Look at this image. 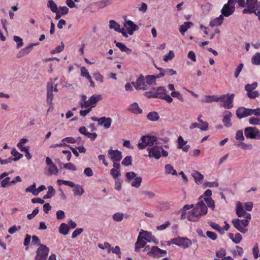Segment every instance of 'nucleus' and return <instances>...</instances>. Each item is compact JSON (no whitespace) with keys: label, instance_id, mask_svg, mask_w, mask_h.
Here are the masks:
<instances>
[{"label":"nucleus","instance_id":"nucleus-1","mask_svg":"<svg viewBox=\"0 0 260 260\" xmlns=\"http://www.w3.org/2000/svg\"><path fill=\"white\" fill-rule=\"evenodd\" d=\"M236 211L237 216L239 217L243 216L244 219H240L235 218L232 220V223L235 228L242 234H245L247 232L248 229L246 227L248 225L251 219V215L249 213L246 212L242 203L238 202L236 205Z\"/></svg>","mask_w":260,"mask_h":260},{"label":"nucleus","instance_id":"nucleus-2","mask_svg":"<svg viewBox=\"0 0 260 260\" xmlns=\"http://www.w3.org/2000/svg\"><path fill=\"white\" fill-rule=\"evenodd\" d=\"M149 249L147 255L153 258H159L167 254V251L162 250L156 246H152L150 248L149 246L145 247L144 250Z\"/></svg>","mask_w":260,"mask_h":260},{"label":"nucleus","instance_id":"nucleus-3","mask_svg":"<svg viewBox=\"0 0 260 260\" xmlns=\"http://www.w3.org/2000/svg\"><path fill=\"white\" fill-rule=\"evenodd\" d=\"M49 248L46 245L40 244L36 251V260H47L49 252Z\"/></svg>","mask_w":260,"mask_h":260},{"label":"nucleus","instance_id":"nucleus-4","mask_svg":"<svg viewBox=\"0 0 260 260\" xmlns=\"http://www.w3.org/2000/svg\"><path fill=\"white\" fill-rule=\"evenodd\" d=\"M244 134L247 139H260V131L256 127L249 126L245 128Z\"/></svg>","mask_w":260,"mask_h":260},{"label":"nucleus","instance_id":"nucleus-5","mask_svg":"<svg viewBox=\"0 0 260 260\" xmlns=\"http://www.w3.org/2000/svg\"><path fill=\"white\" fill-rule=\"evenodd\" d=\"M141 142L138 144V147L140 149L145 148L147 146H151L157 141V139L154 136H143L141 139Z\"/></svg>","mask_w":260,"mask_h":260},{"label":"nucleus","instance_id":"nucleus-6","mask_svg":"<svg viewBox=\"0 0 260 260\" xmlns=\"http://www.w3.org/2000/svg\"><path fill=\"white\" fill-rule=\"evenodd\" d=\"M132 84L137 90H146L149 88L147 84H146L145 77L142 75H141L138 77L136 82H132Z\"/></svg>","mask_w":260,"mask_h":260},{"label":"nucleus","instance_id":"nucleus-7","mask_svg":"<svg viewBox=\"0 0 260 260\" xmlns=\"http://www.w3.org/2000/svg\"><path fill=\"white\" fill-rule=\"evenodd\" d=\"M171 242L172 244L182 247L183 248H187L191 245V242L189 239L180 237L173 239Z\"/></svg>","mask_w":260,"mask_h":260},{"label":"nucleus","instance_id":"nucleus-8","mask_svg":"<svg viewBox=\"0 0 260 260\" xmlns=\"http://www.w3.org/2000/svg\"><path fill=\"white\" fill-rule=\"evenodd\" d=\"M226 98L224 100L220 101L222 103H220L219 105L221 107H223L225 109H230L233 107V101L235 94L232 93L231 94H225Z\"/></svg>","mask_w":260,"mask_h":260},{"label":"nucleus","instance_id":"nucleus-9","mask_svg":"<svg viewBox=\"0 0 260 260\" xmlns=\"http://www.w3.org/2000/svg\"><path fill=\"white\" fill-rule=\"evenodd\" d=\"M257 0H247L246 6L247 7L243 10V14H252L255 12V9L258 7L257 5Z\"/></svg>","mask_w":260,"mask_h":260},{"label":"nucleus","instance_id":"nucleus-10","mask_svg":"<svg viewBox=\"0 0 260 260\" xmlns=\"http://www.w3.org/2000/svg\"><path fill=\"white\" fill-rule=\"evenodd\" d=\"M252 115V109L240 107L236 110V115L238 118L241 119Z\"/></svg>","mask_w":260,"mask_h":260},{"label":"nucleus","instance_id":"nucleus-11","mask_svg":"<svg viewBox=\"0 0 260 260\" xmlns=\"http://www.w3.org/2000/svg\"><path fill=\"white\" fill-rule=\"evenodd\" d=\"M194 210H196L199 213V216H202L207 213L208 209L203 200L199 201L196 205Z\"/></svg>","mask_w":260,"mask_h":260},{"label":"nucleus","instance_id":"nucleus-12","mask_svg":"<svg viewBox=\"0 0 260 260\" xmlns=\"http://www.w3.org/2000/svg\"><path fill=\"white\" fill-rule=\"evenodd\" d=\"M108 154L113 161H119L122 157L121 152L117 149L108 150Z\"/></svg>","mask_w":260,"mask_h":260},{"label":"nucleus","instance_id":"nucleus-13","mask_svg":"<svg viewBox=\"0 0 260 260\" xmlns=\"http://www.w3.org/2000/svg\"><path fill=\"white\" fill-rule=\"evenodd\" d=\"M226 95L223 94L219 96L216 95H206L204 98L201 100L202 103H212L213 102H218L222 101L226 98Z\"/></svg>","mask_w":260,"mask_h":260},{"label":"nucleus","instance_id":"nucleus-14","mask_svg":"<svg viewBox=\"0 0 260 260\" xmlns=\"http://www.w3.org/2000/svg\"><path fill=\"white\" fill-rule=\"evenodd\" d=\"M147 150L149 152L148 156L150 157L159 159L161 156V147L155 146L148 148Z\"/></svg>","mask_w":260,"mask_h":260},{"label":"nucleus","instance_id":"nucleus-15","mask_svg":"<svg viewBox=\"0 0 260 260\" xmlns=\"http://www.w3.org/2000/svg\"><path fill=\"white\" fill-rule=\"evenodd\" d=\"M232 117V114L231 112L229 111H225L224 112L222 122L225 127H230L232 125V123L231 122Z\"/></svg>","mask_w":260,"mask_h":260},{"label":"nucleus","instance_id":"nucleus-16","mask_svg":"<svg viewBox=\"0 0 260 260\" xmlns=\"http://www.w3.org/2000/svg\"><path fill=\"white\" fill-rule=\"evenodd\" d=\"M39 43L31 44L29 45L28 46L25 47V48L22 49L20 50L19 52L17 54V58H20L25 55L28 54L32 50V48L35 46L38 45Z\"/></svg>","mask_w":260,"mask_h":260},{"label":"nucleus","instance_id":"nucleus-17","mask_svg":"<svg viewBox=\"0 0 260 260\" xmlns=\"http://www.w3.org/2000/svg\"><path fill=\"white\" fill-rule=\"evenodd\" d=\"M235 10V7H230L227 4H224L221 10V15L228 17L232 15Z\"/></svg>","mask_w":260,"mask_h":260},{"label":"nucleus","instance_id":"nucleus-18","mask_svg":"<svg viewBox=\"0 0 260 260\" xmlns=\"http://www.w3.org/2000/svg\"><path fill=\"white\" fill-rule=\"evenodd\" d=\"M125 26L127 27L126 29L127 31V33L129 35H133L134 32L138 30L139 28L138 25L135 24L132 21L129 20L125 21Z\"/></svg>","mask_w":260,"mask_h":260},{"label":"nucleus","instance_id":"nucleus-19","mask_svg":"<svg viewBox=\"0 0 260 260\" xmlns=\"http://www.w3.org/2000/svg\"><path fill=\"white\" fill-rule=\"evenodd\" d=\"M142 234V233L140 232L137 238V242L135 243V250L136 252L138 251L140 248L144 247L146 244V243L144 240V239L143 238L142 236H141Z\"/></svg>","mask_w":260,"mask_h":260},{"label":"nucleus","instance_id":"nucleus-20","mask_svg":"<svg viewBox=\"0 0 260 260\" xmlns=\"http://www.w3.org/2000/svg\"><path fill=\"white\" fill-rule=\"evenodd\" d=\"M199 213L196 210H193L191 211L188 212L187 215V219L188 220L196 222L198 221L200 216H199Z\"/></svg>","mask_w":260,"mask_h":260},{"label":"nucleus","instance_id":"nucleus-21","mask_svg":"<svg viewBox=\"0 0 260 260\" xmlns=\"http://www.w3.org/2000/svg\"><path fill=\"white\" fill-rule=\"evenodd\" d=\"M128 110L132 113L135 114H141L142 110L139 107L137 103L134 102L131 104L128 107Z\"/></svg>","mask_w":260,"mask_h":260},{"label":"nucleus","instance_id":"nucleus-22","mask_svg":"<svg viewBox=\"0 0 260 260\" xmlns=\"http://www.w3.org/2000/svg\"><path fill=\"white\" fill-rule=\"evenodd\" d=\"M112 120L110 117H102L100 118V125H103L105 128L110 127Z\"/></svg>","mask_w":260,"mask_h":260},{"label":"nucleus","instance_id":"nucleus-23","mask_svg":"<svg viewBox=\"0 0 260 260\" xmlns=\"http://www.w3.org/2000/svg\"><path fill=\"white\" fill-rule=\"evenodd\" d=\"M155 91V97L161 99L167 93V89L164 86L158 87L156 88H153Z\"/></svg>","mask_w":260,"mask_h":260},{"label":"nucleus","instance_id":"nucleus-24","mask_svg":"<svg viewBox=\"0 0 260 260\" xmlns=\"http://www.w3.org/2000/svg\"><path fill=\"white\" fill-rule=\"evenodd\" d=\"M81 108H88L94 107V105H91L90 103L89 102V100H87V97L85 95H81V101L80 103Z\"/></svg>","mask_w":260,"mask_h":260},{"label":"nucleus","instance_id":"nucleus-25","mask_svg":"<svg viewBox=\"0 0 260 260\" xmlns=\"http://www.w3.org/2000/svg\"><path fill=\"white\" fill-rule=\"evenodd\" d=\"M114 43L117 47H118L121 51L125 52L127 54H130L132 52V50L127 48L124 44L122 43H120L117 42L116 41H114Z\"/></svg>","mask_w":260,"mask_h":260},{"label":"nucleus","instance_id":"nucleus-26","mask_svg":"<svg viewBox=\"0 0 260 260\" xmlns=\"http://www.w3.org/2000/svg\"><path fill=\"white\" fill-rule=\"evenodd\" d=\"M73 187L74 188L73 189V191L75 196H81L84 193V190L81 185L74 183Z\"/></svg>","mask_w":260,"mask_h":260},{"label":"nucleus","instance_id":"nucleus-27","mask_svg":"<svg viewBox=\"0 0 260 260\" xmlns=\"http://www.w3.org/2000/svg\"><path fill=\"white\" fill-rule=\"evenodd\" d=\"M223 20V16L220 15L218 17L216 18L210 22V26L213 27L220 25L222 23Z\"/></svg>","mask_w":260,"mask_h":260},{"label":"nucleus","instance_id":"nucleus-28","mask_svg":"<svg viewBox=\"0 0 260 260\" xmlns=\"http://www.w3.org/2000/svg\"><path fill=\"white\" fill-rule=\"evenodd\" d=\"M192 176L197 184L201 183L204 178L203 175L201 174L197 171H193L192 173Z\"/></svg>","mask_w":260,"mask_h":260},{"label":"nucleus","instance_id":"nucleus-29","mask_svg":"<svg viewBox=\"0 0 260 260\" xmlns=\"http://www.w3.org/2000/svg\"><path fill=\"white\" fill-rule=\"evenodd\" d=\"M192 25H193V23L191 22H185L183 24L180 26L179 31L181 34L184 35V33L187 30V29L189 28Z\"/></svg>","mask_w":260,"mask_h":260},{"label":"nucleus","instance_id":"nucleus-30","mask_svg":"<svg viewBox=\"0 0 260 260\" xmlns=\"http://www.w3.org/2000/svg\"><path fill=\"white\" fill-rule=\"evenodd\" d=\"M70 230V227L65 223H62L60 224L59 228V233L66 235L68 234Z\"/></svg>","mask_w":260,"mask_h":260},{"label":"nucleus","instance_id":"nucleus-31","mask_svg":"<svg viewBox=\"0 0 260 260\" xmlns=\"http://www.w3.org/2000/svg\"><path fill=\"white\" fill-rule=\"evenodd\" d=\"M147 119L151 121H156L159 118V116L156 112H150L147 115Z\"/></svg>","mask_w":260,"mask_h":260},{"label":"nucleus","instance_id":"nucleus-32","mask_svg":"<svg viewBox=\"0 0 260 260\" xmlns=\"http://www.w3.org/2000/svg\"><path fill=\"white\" fill-rule=\"evenodd\" d=\"M102 100V96L100 94H93L89 99V102L91 105H95V104Z\"/></svg>","mask_w":260,"mask_h":260},{"label":"nucleus","instance_id":"nucleus-33","mask_svg":"<svg viewBox=\"0 0 260 260\" xmlns=\"http://www.w3.org/2000/svg\"><path fill=\"white\" fill-rule=\"evenodd\" d=\"M166 173L167 174H172L173 175H177V173L174 169L173 167L170 164H167L165 167Z\"/></svg>","mask_w":260,"mask_h":260},{"label":"nucleus","instance_id":"nucleus-34","mask_svg":"<svg viewBox=\"0 0 260 260\" xmlns=\"http://www.w3.org/2000/svg\"><path fill=\"white\" fill-rule=\"evenodd\" d=\"M209 224L213 229L216 230L220 234L222 235L224 234V230L217 223L210 222L209 223Z\"/></svg>","mask_w":260,"mask_h":260},{"label":"nucleus","instance_id":"nucleus-35","mask_svg":"<svg viewBox=\"0 0 260 260\" xmlns=\"http://www.w3.org/2000/svg\"><path fill=\"white\" fill-rule=\"evenodd\" d=\"M143 231V238L144 240H146L148 242H151L152 240H153L154 239V236L152 235L151 232H149L147 231Z\"/></svg>","mask_w":260,"mask_h":260},{"label":"nucleus","instance_id":"nucleus-36","mask_svg":"<svg viewBox=\"0 0 260 260\" xmlns=\"http://www.w3.org/2000/svg\"><path fill=\"white\" fill-rule=\"evenodd\" d=\"M204 201H205L207 206L211 208L212 210H214L215 208V202L214 200L211 198H204V199L202 200Z\"/></svg>","mask_w":260,"mask_h":260},{"label":"nucleus","instance_id":"nucleus-37","mask_svg":"<svg viewBox=\"0 0 260 260\" xmlns=\"http://www.w3.org/2000/svg\"><path fill=\"white\" fill-rule=\"evenodd\" d=\"M109 27L111 29H114L115 31L117 32L120 31V25L117 23L115 21L113 20H111L109 21Z\"/></svg>","mask_w":260,"mask_h":260},{"label":"nucleus","instance_id":"nucleus-38","mask_svg":"<svg viewBox=\"0 0 260 260\" xmlns=\"http://www.w3.org/2000/svg\"><path fill=\"white\" fill-rule=\"evenodd\" d=\"M257 85L258 83L256 82H254L251 84H247L245 86V90L247 91V93L254 91L257 87Z\"/></svg>","mask_w":260,"mask_h":260},{"label":"nucleus","instance_id":"nucleus-39","mask_svg":"<svg viewBox=\"0 0 260 260\" xmlns=\"http://www.w3.org/2000/svg\"><path fill=\"white\" fill-rule=\"evenodd\" d=\"M202 117V115L200 114L198 117V121L202 124L201 126L200 127V129L203 131H207L208 129V123L206 121H203L201 119V117Z\"/></svg>","mask_w":260,"mask_h":260},{"label":"nucleus","instance_id":"nucleus-40","mask_svg":"<svg viewBox=\"0 0 260 260\" xmlns=\"http://www.w3.org/2000/svg\"><path fill=\"white\" fill-rule=\"evenodd\" d=\"M48 190L47 192V194H45L43 197L44 199H50L55 194V190L52 186H48Z\"/></svg>","mask_w":260,"mask_h":260},{"label":"nucleus","instance_id":"nucleus-41","mask_svg":"<svg viewBox=\"0 0 260 260\" xmlns=\"http://www.w3.org/2000/svg\"><path fill=\"white\" fill-rule=\"evenodd\" d=\"M36 183L34 182L31 185L25 188V192H31L34 196H37V192L36 190Z\"/></svg>","mask_w":260,"mask_h":260},{"label":"nucleus","instance_id":"nucleus-42","mask_svg":"<svg viewBox=\"0 0 260 260\" xmlns=\"http://www.w3.org/2000/svg\"><path fill=\"white\" fill-rule=\"evenodd\" d=\"M11 154L14 156V157H12L13 161H17L23 157V154L20 153L15 149L12 150Z\"/></svg>","mask_w":260,"mask_h":260},{"label":"nucleus","instance_id":"nucleus-43","mask_svg":"<svg viewBox=\"0 0 260 260\" xmlns=\"http://www.w3.org/2000/svg\"><path fill=\"white\" fill-rule=\"evenodd\" d=\"M251 62L253 64L260 65V53L257 52L252 56Z\"/></svg>","mask_w":260,"mask_h":260},{"label":"nucleus","instance_id":"nucleus-44","mask_svg":"<svg viewBox=\"0 0 260 260\" xmlns=\"http://www.w3.org/2000/svg\"><path fill=\"white\" fill-rule=\"evenodd\" d=\"M47 6L50 9L52 12H56V11H58L57 5L52 0L48 1Z\"/></svg>","mask_w":260,"mask_h":260},{"label":"nucleus","instance_id":"nucleus-45","mask_svg":"<svg viewBox=\"0 0 260 260\" xmlns=\"http://www.w3.org/2000/svg\"><path fill=\"white\" fill-rule=\"evenodd\" d=\"M249 123L251 125H260V118L258 117H251L249 118Z\"/></svg>","mask_w":260,"mask_h":260},{"label":"nucleus","instance_id":"nucleus-46","mask_svg":"<svg viewBox=\"0 0 260 260\" xmlns=\"http://www.w3.org/2000/svg\"><path fill=\"white\" fill-rule=\"evenodd\" d=\"M146 84L149 87L150 85L152 84L153 83H155V79L154 75H147L145 77Z\"/></svg>","mask_w":260,"mask_h":260},{"label":"nucleus","instance_id":"nucleus-47","mask_svg":"<svg viewBox=\"0 0 260 260\" xmlns=\"http://www.w3.org/2000/svg\"><path fill=\"white\" fill-rule=\"evenodd\" d=\"M57 182L59 185H61L62 184H63L65 185H68L71 187H73V186H74V183L70 181L58 179Z\"/></svg>","mask_w":260,"mask_h":260},{"label":"nucleus","instance_id":"nucleus-48","mask_svg":"<svg viewBox=\"0 0 260 260\" xmlns=\"http://www.w3.org/2000/svg\"><path fill=\"white\" fill-rule=\"evenodd\" d=\"M142 179L140 177H135L132 182V185L136 188H138L141 185Z\"/></svg>","mask_w":260,"mask_h":260},{"label":"nucleus","instance_id":"nucleus-49","mask_svg":"<svg viewBox=\"0 0 260 260\" xmlns=\"http://www.w3.org/2000/svg\"><path fill=\"white\" fill-rule=\"evenodd\" d=\"M132 157L131 156H126L122 160L121 164L124 166H129L132 165Z\"/></svg>","mask_w":260,"mask_h":260},{"label":"nucleus","instance_id":"nucleus-50","mask_svg":"<svg viewBox=\"0 0 260 260\" xmlns=\"http://www.w3.org/2000/svg\"><path fill=\"white\" fill-rule=\"evenodd\" d=\"M64 47V45L63 42L61 43V44L60 45H58L54 49L52 50L51 51V53L52 54H55V53H58L61 52L62 51H63Z\"/></svg>","mask_w":260,"mask_h":260},{"label":"nucleus","instance_id":"nucleus-51","mask_svg":"<svg viewBox=\"0 0 260 260\" xmlns=\"http://www.w3.org/2000/svg\"><path fill=\"white\" fill-rule=\"evenodd\" d=\"M81 76L86 77L87 79H91V76L89 74L88 70L84 67L81 68Z\"/></svg>","mask_w":260,"mask_h":260},{"label":"nucleus","instance_id":"nucleus-52","mask_svg":"<svg viewBox=\"0 0 260 260\" xmlns=\"http://www.w3.org/2000/svg\"><path fill=\"white\" fill-rule=\"evenodd\" d=\"M112 0H104L99 2L98 3V5L100 8H104L105 7L112 4Z\"/></svg>","mask_w":260,"mask_h":260},{"label":"nucleus","instance_id":"nucleus-53","mask_svg":"<svg viewBox=\"0 0 260 260\" xmlns=\"http://www.w3.org/2000/svg\"><path fill=\"white\" fill-rule=\"evenodd\" d=\"M110 174L114 179H118V177L121 175L120 170L113 168L110 170Z\"/></svg>","mask_w":260,"mask_h":260},{"label":"nucleus","instance_id":"nucleus-54","mask_svg":"<svg viewBox=\"0 0 260 260\" xmlns=\"http://www.w3.org/2000/svg\"><path fill=\"white\" fill-rule=\"evenodd\" d=\"M48 172L51 174H57L58 173V170L57 167L54 164L49 166L48 168Z\"/></svg>","mask_w":260,"mask_h":260},{"label":"nucleus","instance_id":"nucleus-55","mask_svg":"<svg viewBox=\"0 0 260 260\" xmlns=\"http://www.w3.org/2000/svg\"><path fill=\"white\" fill-rule=\"evenodd\" d=\"M13 40L17 43V48H19L23 46V43L22 38L18 36H14Z\"/></svg>","mask_w":260,"mask_h":260},{"label":"nucleus","instance_id":"nucleus-56","mask_svg":"<svg viewBox=\"0 0 260 260\" xmlns=\"http://www.w3.org/2000/svg\"><path fill=\"white\" fill-rule=\"evenodd\" d=\"M178 148L180 149L181 148H183V146H185L186 144L187 143V141H184L182 137L180 136L178 138Z\"/></svg>","mask_w":260,"mask_h":260},{"label":"nucleus","instance_id":"nucleus-57","mask_svg":"<svg viewBox=\"0 0 260 260\" xmlns=\"http://www.w3.org/2000/svg\"><path fill=\"white\" fill-rule=\"evenodd\" d=\"M123 218V214L122 213H116L113 215V219L116 221H121Z\"/></svg>","mask_w":260,"mask_h":260},{"label":"nucleus","instance_id":"nucleus-58","mask_svg":"<svg viewBox=\"0 0 260 260\" xmlns=\"http://www.w3.org/2000/svg\"><path fill=\"white\" fill-rule=\"evenodd\" d=\"M98 247L102 249H107L108 253H110L111 251V245L108 242H105L104 245L99 244Z\"/></svg>","mask_w":260,"mask_h":260},{"label":"nucleus","instance_id":"nucleus-59","mask_svg":"<svg viewBox=\"0 0 260 260\" xmlns=\"http://www.w3.org/2000/svg\"><path fill=\"white\" fill-rule=\"evenodd\" d=\"M63 168L66 169L71 170V171H76L77 170V168L73 163L69 162L63 165Z\"/></svg>","mask_w":260,"mask_h":260},{"label":"nucleus","instance_id":"nucleus-60","mask_svg":"<svg viewBox=\"0 0 260 260\" xmlns=\"http://www.w3.org/2000/svg\"><path fill=\"white\" fill-rule=\"evenodd\" d=\"M247 96L250 99H255L259 96V92L256 90H254L247 93Z\"/></svg>","mask_w":260,"mask_h":260},{"label":"nucleus","instance_id":"nucleus-61","mask_svg":"<svg viewBox=\"0 0 260 260\" xmlns=\"http://www.w3.org/2000/svg\"><path fill=\"white\" fill-rule=\"evenodd\" d=\"M171 94L172 96L176 98L182 102L184 101L182 95L179 91H172Z\"/></svg>","mask_w":260,"mask_h":260},{"label":"nucleus","instance_id":"nucleus-62","mask_svg":"<svg viewBox=\"0 0 260 260\" xmlns=\"http://www.w3.org/2000/svg\"><path fill=\"white\" fill-rule=\"evenodd\" d=\"M174 57V53L173 51L170 50L169 53L168 54L165 55L164 56V60L166 62L168 61L169 60H172Z\"/></svg>","mask_w":260,"mask_h":260},{"label":"nucleus","instance_id":"nucleus-63","mask_svg":"<svg viewBox=\"0 0 260 260\" xmlns=\"http://www.w3.org/2000/svg\"><path fill=\"white\" fill-rule=\"evenodd\" d=\"M235 138L238 141H243L244 140L243 133L242 130H238L237 131Z\"/></svg>","mask_w":260,"mask_h":260},{"label":"nucleus","instance_id":"nucleus-64","mask_svg":"<svg viewBox=\"0 0 260 260\" xmlns=\"http://www.w3.org/2000/svg\"><path fill=\"white\" fill-rule=\"evenodd\" d=\"M126 181L129 182L132 179H134L136 176V174L134 172H127L125 174Z\"/></svg>","mask_w":260,"mask_h":260}]
</instances>
